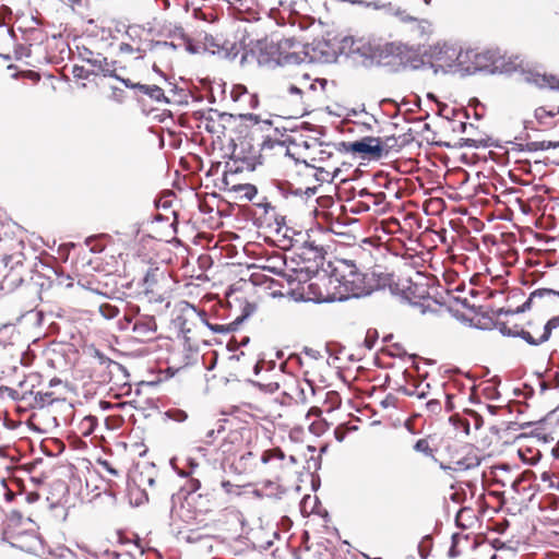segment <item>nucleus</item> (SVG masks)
I'll return each instance as SVG.
<instances>
[{"label": "nucleus", "instance_id": "obj_14", "mask_svg": "<svg viewBox=\"0 0 559 559\" xmlns=\"http://www.w3.org/2000/svg\"><path fill=\"white\" fill-rule=\"evenodd\" d=\"M311 51L309 52L310 61H318L322 63H332L337 59L336 50L326 40H319L311 45Z\"/></svg>", "mask_w": 559, "mask_h": 559}, {"label": "nucleus", "instance_id": "obj_26", "mask_svg": "<svg viewBox=\"0 0 559 559\" xmlns=\"http://www.w3.org/2000/svg\"><path fill=\"white\" fill-rule=\"evenodd\" d=\"M158 267L148 269L143 277V286L145 287V292L148 293L150 289L157 283Z\"/></svg>", "mask_w": 559, "mask_h": 559}, {"label": "nucleus", "instance_id": "obj_5", "mask_svg": "<svg viewBox=\"0 0 559 559\" xmlns=\"http://www.w3.org/2000/svg\"><path fill=\"white\" fill-rule=\"evenodd\" d=\"M79 59L91 64L98 75L114 78L121 80V76L116 72L117 61H108V59L100 52H94L87 47L78 48Z\"/></svg>", "mask_w": 559, "mask_h": 559}, {"label": "nucleus", "instance_id": "obj_24", "mask_svg": "<svg viewBox=\"0 0 559 559\" xmlns=\"http://www.w3.org/2000/svg\"><path fill=\"white\" fill-rule=\"evenodd\" d=\"M169 49L175 51L177 49V45L173 41H162V40H152L150 43V51L155 53H163L164 50Z\"/></svg>", "mask_w": 559, "mask_h": 559}, {"label": "nucleus", "instance_id": "obj_49", "mask_svg": "<svg viewBox=\"0 0 559 559\" xmlns=\"http://www.w3.org/2000/svg\"><path fill=\"white\" fill-rule=\"evenodd\" d=\"M245 93H247V88L243 85H237L233 88L230 96L234 102H237Z\"/></svg>", "mask_w": 559, "mask_h": 559}, {"label": "nucleus", "instance_id": "obj_41", "mask_svg": "<svg viewBox=\"0 0 559 559\" xmlns=\"http://www.w3.org/2000/svg\"><path fill=\"white\" fill-rule=\"evenodd\" d=\"M527 152L546 151L550 148L548 141L528 142L525 144Z\"/></svg>", "mask_w": 559, "mask_h": 559}, {"label": "nucleus", "instance_id": "obj_12", "mask_svg": "<svg viewBox=\"0 0 559 559\" xmlns=\"http://www.w3.org/2000/svg\"><path fill=\"white\" fill-rule=\"evenodd\" d=\"M497 50H486L484 52H477L475 50L474 61L472 68H466V74H475L477 72H485L489 74H496L493 66H496Z\"/></svg>", "mask_w": 559, "mask_h": 559}, {"label": "nucleus", "instance_id": "obj_9", "mask_svg": "<svg viewBox=\"0 0 559 559\" xmlns=\"http://www.w3.org/2000/svg\"><path fill=\"white\" fill-rule=\"evenodd\" d=\"M13 542H9L12 548L20 549L28 554H38L43 550V540L35 531H23L12 535Z\"/></svg>", "mask_w": 559, "mask_h": 559}, {"label": "nucleus", "instance_id": "obj_10", "mask_svg": "<svg viewBox=\"0 0 559 559\" xmlns=\"http://www.w3.org/2000/svg\"><path fill=\"white\" fill-rule=\"evenodd\" d=\"M520 80L535 85L539 88L548 87L550 90H559V78L552 74H542L534 70H524L520 69L519 71Z\"/></svg>", "mask_w": 559, "mask_h": 559}, {"label": "nucleus", "instance_id": "obj_3", "mask_svg": "<svg viewBox=\"0 0 559 559\" xmlns=\"http://www.w3.org/2000/svg\"><path fill=\"white\" fill-rule=\"evenodd\" d=\"M457 47L449 43H437L426 47L421 53L423 66L429 64L435 74L455 73Z\"/></svg>", "mask_w": 559, "mask_h": 559}, {"label": "nucleus", "instance_id": "obj_62", "mask_svg": "<svg viewBox=\"0 0 559 559\" xmlns=\"http://www.w3.org/2000/svg\"><path fill=\"white\" fill-rule=\"evenodd\" d=\"M103 466L111 475H114V476H118L119 475V472L115 467H112L107 461L103 462Z\"/></svg>", "mask_w": 559, "mask_h": 559}, {"label": "nucleus", "instance_id": "obj_48", "mask_svg": "<svg viewBox=\"0 0 559 559\" xmlns=\"http://www.w3.org/2000/svg\"><path fill=\"white\" fill-rule=\"evenodd\" d=\"M377 337H378L377 331L376 330L374 331L369 330L367 332V336L365 338L366 347L369 348V349H372V347H373V345H374V343L377 341Z\"/></svg>", "mask_w": 559, "mask_h": 559}, {"label": "nucleus", "instance_id": "obj_25", "mask_svg": "<svg viewBox=\"0 0 559 559\" xmlns=\"http://www.w3.org/2000/svg\"><path fill=\"white\" fill-rule=\"evenodd\" d=\"M419 287L412 283L411 280L406 281L405 284V300L412 301L413 298H423L426 290L418 293Z\"/></svg>", "mask_w": 559, "mask_h": 559}, {"label": "nucleus", "instance_id": "obj_56", "mask_svg": "<svg viewBox=\"0 0 559 559\" xmlns=\"http://www.w3.org/2000/svg\"><path fill=\"white\" fill-rule=\"evenodd\" d=\"M112 98L115 100H117L118 103H121L122 102V95H123V91L118 88V87H112Z\"/></svg>", "mask_w": 559, "mask_h": 559}, {"label": "nucleus", "instance_id": "obj_15", "mask_svg": "<svg viewBox=\"0 0 559 559\" xmlns=\"http://www.w3.org/2000/svg\"><path fill=\"white\" fill-rule=\"evenodd\" d=\"M552 297H559V292L551 289V288H537L530 294L528 298L526 299V301L523 305L515 308L514 312H526V311L531 310L533 304L536 300H542V299L552 298Z\"/></svg>", "mask_w": 559, "mask_h": 559}, {"label": "nucleus", "instance_id": "obj_47", "mask_svg": "<svg viewBox=\"0 0 559 559\" xmlns=\"http://www.w3.org/2000/svg\"><path fill=\"white\" fill-rule=\"evenodd\" d=\"M426 408L432 414H438L441 411V403L437 399H432L426 403Z\"/></svg>", "mask_w": 559, "mask_h": 559}, {"label": "nucleus", "instance_id": "obj_39", "mask_svg": "<svg viewBox=\"0 0 559 559\" xmlns=\"http://www.w3.org/2000/svg\"><path fill=\"white\" fill-rule=\"evenodd\" d=\"M459 146L460 147L478 148V147H486L487 143L483 140L461 139Z\"/></svg>", "mask_w": 559, "mask_h": 559}, {"label": "nucleus", "instance_id": "obj_18", "mask_svg": "<svg viewBox=\"0 0 559 559\" xmlns=\"http://www.w3.org/2000/svg\"><path fill=\"white\" fill-rule=\"evenodd\" d=\"M281 56L278 58V67H284L288 64H300L305 61V59L309 56V46H307V50L302 52H289V49H281Z\"/></svg>", "mask_w": 559, "mask_h": 559}, {"label": "nucleus", "instance_id": "obj_61", "mask_svg": "<svg viewBox=\"0 0 559 559\" xmlns=\"http://www.w3.org/2000/svg\"><path fill=\"white\" fill-rule=\"evenodd\" d=\"M345 431L342 430L341 427L335 428L334 430V437L338 442H342L345 439Z\"/></svg>", "mask_w": 559, "mask_h": 559}, {"label": "nucleus", "instance_id": "obj_27", "mask_svg": "<svg viewBox=\"0 0 559 559\" xmlns=\"http://www.w3.org/2000/svg\"><path fill=\"white\" fill-rule=\"evenodd\" d=\"M495 326L496 329L499 330V332L503 335V336H508V337H515L516 335V331H518V328L519 325L518 324H514L512 328L509 326L506 322L503 321H500V320H496L495 321Z\"/></svg>", "mask_w": 559, "mask_h": 559}, {"label": "nucleus", "instance_id": "obj_8", "mask_svg": "<svg viewBox=\"0 0 559 559\" xmlns=\"http://www.w3.org/2000/svg\"><path fill=\"white\" fill-rule=\"evenodd\" d=\"M131 310L133 311L132 332L135 337L142 341L152 340L157 330L155 318L148 314H140L138 306L132 307Z\"/></svg>", "mask_w": 559, "mask_h": 559}, {"label": "nucleus", "instance_id": "obj_50", "mask_svg": "<svg viewBox=\"0 0 559 559\" xmlns=\"http://www.w3.org/2000/svg\"><path fill=\"white\" fill-rule=\"evenodd\" d=\"M540 479L545 483L548 481L550 488L559 490V480L555 483V480L551 479V475L548 472H544L540 476Z\"/></svg>", "mask_w": 559, "mask_h": 559}, {"label": "nucleus", "instance_id": "obj_52", "mask_svg": "<svg viewBox=\"0 0 559 559\" xmlns=\"http://www.w3.org/2000/svg\"><path fill=\"white\" fill-rule=\"evenodd\" d=\"M186 49L190 53H199L201 51V46L193 44L190 39L187 40Z\"/></svg>", "mask_w": 559, "mask_h": 559}, {"label": "nucleus", "instance_id": "obj_37", "mask_svg": "<svg viewBox=\"0 0 559 559\" xmlns=\"http://www.w3.org/2000/svg\"><path fill=\"white\" fill-rule=\"evenodd\" d=\"M317 192L318 187H307L306 189L293 187V191H290L292 195L305 198L306 200L313 197Z\"/></svg>", "mask_w": 559, "mask_h": 559}, {"label": "nucleus", "instance_id": "obj_20", "mask_svg": "<svg viewBox=\"0 0 559 559\" xmlns=\"http://www.w3.org/2000/svg\"><path fill=\"white\" fill-rule=\"evenodd\" d=\"M20 269L21 267L11 266V270L3 276L2 285L10 289L19 287L24 281Z\"/></svg>", "mask_w": 559, "mask_h": 559}, {"label": "nucleus", "instance_id": "obj_16", "mask_svg": "<svg viewBox=\"0 0 559 559\" xmlns=\"http://www.w3.org/2000/svg\"><path fill=\"white\" fill-rule=\"evenodd\" d=\"M518 57L513 60L512 58H506L501 56L497 50L496 57V66H493V71L496 74H512L519 71L520 64L516 62Z\"/></svg>", "mask_w": 559, "mask_h": 559}, {"label": "nucleus", "instance_id": "obj_2", "mask_svg": "<svg viewBox=\"0 0 559 559\" xmlns=\"http://www.w3.org/2000/svg\"><path fill=\"white\" fill-rule=\"evenodd\" d=\"M295 46L294 38L277 39L274 36L250 40L245 44V51L240 63L243 64L249 58L255 59L258 64L270 69L278 67L281 49H292Z\"/></svg>", "mask_w": 559, "mask_h": 559}, {"label": "nucleus", "instance_id": "obj_42", "mask_svg": "<svg viewBox=\"0 0 559 559\" xmlns=\"http://www.w3.org/2000/svg\"><path fill=\"white\" fill-rule=\"evenodd\" d=\"M275 187L284 198L292 195L293 185L288 181H275Z\"/></svg>", "mask_w": 559, "mask_h": 559}, {"label": "nucleus", "instance_id": "obj_43", "mask_svg": "<svg viewBox=\"0 0 559 559\" xmlns=\"http://www.w3.org/2000/svg\"><path fill=\"white\" fill-rule=\"evenodd\" d=\"M95 236H90L85 239V245L90 247V251L93 253H100L104 251L105 247L102 243H93L95 241Z\"/></svg>", "mask_w": 559, "mask_h": 559}, {"label": "nucleus", "instance_id": "obj_45", "mask_svg": "<svg viewBox=\"0 0 559 559\" xmlns=\"http://www.w3.org/2000/svg\"><path fill=\"white\" fill-rule=\"evenodd\" d=\"M133 325V313L126 314L121 320L118 321V329L120 331H127L129 328Z\"/></svg>", "mask_w": 559, "mask_h": 559}, {"label": "nucleus", "instance_id": "obj_63", "mask_svg": "<svg viewBox=\"0 0 559 559\" xmlns=\"http://www.w3.org/2000/svg\"><path fill=\"white\" fill-rule=\"evenodd\" d=\"M448 556H449L450 558H456V557H459V556H460V551H459V549H457V546H453V545H451V546H450V549H449V551H448Z\"/></svg>", "mask_w": 559, "mask_h": 559}, {"label": "nucleus", "instance_id": "obj_51", "mask_svg": "<svg viewBox=\"0 0 559 559\" xmlns=\"http://www.w3.org/2000/svg\"><path fill=\"white\" fill-rule=\"evenodd\" d=\"M316 180L318 181H331L333 177L330 178V173L324 170L323 168H319L318 173L314 175Z\"/></svg>", "mask_w": 559, "mask_h": 559}, {"label": "nucleus", "instance_id": "obj_17", "mask_svg": "<svg viewBox=\"0 0 559 559\" xmlns=\"http://www.w3.org/2000/svg\"><path fill=\"white\" fill-rule=\"evenodd\" d=\"M475 50L467 49L463 50L461 47H457V61L455 63V73H460L462 76L467 75L465 73L466 68H472L474 61Z\"/></svg>", "mask_w": 559, "mask_h": 559}, {"label": "nucleus", "instance_id": "obj_19", "mask_svg": "<svg viewBox=\"0 0 559 559\" xmlns=\"http://www.w3.org/2000/svg\"><path fill=\"white\" fill-rule=\"evenodd\" d=\"M230 192L238 194L240 200L252 201L258 193V189L251 183H238L230 188Z\"/></svg>", "mask_w": 559, "mask_h": 559}, {"label": "nucleus", "instance_id": "obj_55", "mask_svg": "<svg viewBox=\"0 0 559 559\" xmlns=\"http://www.w3.org/2000/svg\"><path fill=\"white\" fill-rule=\"evenodd\" d=\"M226 347H227V349H228L229 352H235V350H237L240 346H239V344H238V341H237L235 337H231V338L228 341V343H227Z\"/></svg>", "mask_w": 559, "mask_h": 559}, {"label": "nucleus", "instance_id": "obj_31", "mask_svg": "<svg viewBox=\"0 0 559 559\" xmlns=\"http://www.w3.org/2000/svg\"><path fill=\"white\" fill-rule=\"evenodd\" d=\"M432 548V537L425 535L418 544V552L423 559H426Z\"/></svg>", "mask_w": 559, "mask_h": 559}, {"label": "nucleus", "instance_id": "obj_6", "mask_svg": "<svg viewBox=\"0 0 559 559\" xmlns=\"http://www.w3.org/2000/svg\"><path fill=\"white\" fill-rule=\"evenodd\" d=\"M346 152L360 154L362 157L378 159L383 154V145L380 138L365 136L354 142H342Z\"/></svg>", "mask_w": 559, "mask_h": 559}, {"label": "nucleus", "instance_id": "obj_46", "mask_svg": "<svg viewBox=\"0 0 559 559\" xmlns=\"http://www.w3.org/2000/svg\"><path fill=\"white\" fill-rule=\"evenodd\" d=\"M201 487V481L197 478H190L185 487V490L188 495H191L198 491Z\"/></svg>", "mask_w": 559, "mask_h": 559}, {"label": "nucleus", "instance_id": "obj_54", "mask_svg": "<svg viewBox=\"0 0 559 559\" xmlns=\"http://www.w3.org/2000/svg\"><path fill=\"white\" fill-rule=\"evenodd\" d=\"M274 145L275 141L272 140L270 136H266L261 144V150H271L274 147Z\"/></svg>", "mask_w": 559, "mask_h": 559}, {"label": "nucleus", "instance_id": "obj_60", "mask_svg": "<svg viewBox=\"0 0 559 559\" xmlns=\"http://www.w3.org/2000/svg\"><path fill=\"white\" fill-rule=\"evenodd\" d=\"M216 431L214 429H211L206 432L204 442L206 444H212L213 440L216 438Z\"/></svg>", "mask_w": 559, "mask_h": 559}, {"label": "nucleus", "instance_id": "obj_53", "mask_svg": "<svg viewBox=\"0 0 559 559\" xmlns=\"http://www.w3.org/2000/svg\"><path fill=\"white\" fill-rule=\"evenodd\" d=\"M515 309H504V308H499L498 310L495 311V316L498 318L502 314L504 316H509V314H520L521 312H514Z\"/></svg>", "mask_w": 559, "mask_h": 559}, {"label": "nucleus", "instance_id": "obj_40", "mask_svg": "<svg viewBox=\"0 0 559 559\" xmlns=\"http://www.w3.org/2000/svg\"><path fill=\"white\" fill-rule=\"evenodd\" d=\"M31 46H25L22 44H17L14 47V58L15 60H22L24 57L31 56Z\"/></svg>", "mask_w": 559, "mask_h": 559}, {"label": "nucleus", "instance_id": "obj_13", "mask_svg": "<svg viewBox=\"0 0 559 559\" xmlns=\"http://www.w3.org/2000/svg\"><path fill=\"white\" fill-rule=\"evenodd\" d=\"M127 88L139 91L140 93L148 96L152 100L157 103L169 104L170 100L165 96L163 88L157 85H146L141 83H133L130 79L121 78L119 80Z\"/></svg>", "mask_w": 559, "mask_h": 559}, {"label": "nucleus", "instance_id": "obj_57", "mask_svg": "<svg viewBox=\"0 0 559 559\" xmlns=\"http://www.w3.org/2000/svg\"><path fill=\"white\" fill-rule=\"evenodd\" d=\"M320 477L318 475H311V488L313 491H317L320 488Z\"/></svg>", "mask_w": 559, "mask_h": 559}, {"label": "nucleus", "instance_id": "obj_21", "mask_svg": "<svg viewBox=\"0 0 559 559\" xmlns=\"http://www.w3.org/2000/svg\"><path fill=\"white\" fill-rule=\"evenodd\" d=\"M211 112L217 114L219 119L226 123H230L233 120H236V119L250 120L253 123L260 122V117L254 114L234 115V114H229V112H218L216 109H211Z\"/></svg>", "mask_w": 559, "mask_h": 559}, {"label": "nucleus", "instance_id": "obj_36", "mask_svg": "<svg viewBox=\"0 0 559 559\" xmlns=\"http://www.w3.org/2000/svg\"><path fill=\"white\" fill-rule=\"evenodd\" d=\"M414 450L420 452L428 457H433V450L430 448L427 439H419L414 444Z\"/></svg>", "mask_w": 559, "mask_h": 559}, {"label": "nucleus", "instance_id": "obj_38", "mask_svg": "<svg viewBox=\"0 0 559 559\" xmlns=\"http://www.w3.org/2000/svg\"><path fill=\"white\" fill-rule=\"evenodd\" d=\"M555 112L554 111H548L546 110L544 107H538L535 109V112H534V117L535 119L538 121V123L540 124H546V119L547 118H552L555 117Z\"/></svg>", "mask_w": 559, "mask_h": 559}, {"label": "nucleus", "instance_id": "obj_44", "mask_svg": "<svg viewBox=\"0 0 559 559\" xmlns=\"http://www.w3.org/2000/svg\"><path fill=\"white\" fill-rule=\"evenodd\" d=\"M321 462L322 459L320 457V455H311L310 459L307 460V469H313V472L319 471L321 468Z\"/></svg>", "mask_w": 559, "mask_h": 559}, {"label": "nucleus", "instance_id": "obj_7", "mask_svg": "<svg viewBox=\"0 0 559 559\" xmlns=\"http://www.w3.org/2000/svg\"><path fill=\"white\" fill-rule=\"evenodd\" d=\"M202 49L211 55L229 60L235 59L239 52L236 43H230L228 40L221 41V39L212 35L204 36Z\"/></svg>", "mask_w": 559, "mask_h": 559}, {"label": "nucleus", "instance_id": "obj_23", "mask_svg": "<svg viewBox=\"0 0 559 559\" xmlns=\"http://www.w3.org/2000/svg\"><path fill=\"white\" fill-rule=\"evenodd\" d=\"M559 328V316L550 318L544 325L542 334L538 336V341L544 344L549 341L552 330Z\"/></svg>", "mask_w": 559, "mask_h": 559}, {"label": "nucleus", "instance_id": "obj_33", "mask_svg": "<svg viewBox=\"0 0 559 559\" xmlns=\"http://www.w3.org/2000/svg\"><path fill=\"white\" fill-rule=\"evenodd\" d=\"M98 311L107 320H111L119 314L118 307L110 304H102L98 308Z\"/></svg>", "mask_w": 559, "mask_h": 559}, {"label": "nucleus", "instance_id": "obj_64", "mask_svg": "<svg viewBox=\"0 0 559 559\" xmlns=\"http://www.w3.org/2000/svg\"><path fill=\"white\" fill-rule=\"evenodd\" d=\"M288 93L293 94V95H299L300 96L302 94V91L298 86L292 84L288 87Z\"/></svg>", "mask_w": 559, "mask_h": 559}, {"label": "nucleus", "instance_id": "obj_58", "mask_svg": "<svg viewBox=\"0 0 559 559\" xmlns=\"http://www.w3.org/2000/svg\"><path fill=\"white\" fill-rule=\"evenodd\" d=\"M119 50L121 52H126V53H132L135 51V49L128 43H121L120 44V47H119Z\"/></svg>", "mask_w": 559, "mask_h": 559}, {"label": "nucleus", "instance_id": "obj_1", "mask_svg": "<svg viewBox=\"0 0 559 559\" xmlns=\"http://www.w3.org/2000/svg\"><path fill=\"white\" fill-rule=\"evenodd\" d=\"M343 48L355 67L371 69L385 67L401 55V48L394 43H381L366 38H345Z\"/></svg>", "mask_w": 559, "mask_h": 559}, {"label": "nucleus", "instance_id": "obj_35", "mask_svg": "<svg viewBox=\"0 0 559 559\" xmlns=\"http://www.w3.org/2000/svg\"><path fill=\"white\" fill-rule=\"evenodd\" d=\"M53 401L51 392H37L35 395V402L39 408L51 405Z\"/></svg>", "mask_w": 559, "mask_h": 559}, {"label": "nucleus", "instance_id": "obj_4", "mask_svg": "<svg viewBox=\"0 0 559 559\" xmlns=\"http://www.w3.org/2000/svg\"><path fill=\"white\" fill-rule=\"evenodd\" d=\"M343 266L340 283L348 297L359 298L371 294V285L367 283V274L360 272L352 260H342Z\"/></svg>", "mask_w": 559, "mask_h": 559}, {"label": "nucleus", "instance_id": "obj_59", "mask_svg": "<svg viewBox=\"0 0 559 559\" xmlns=\"http://www.w3.org/2000/svg\"><path fill=\"white\" fill-rule=\"evenodd\" d=\"M372 199L374 205H380L384 201L385 194L383 192L373 193Z\"/></svg>", "mask_w": 559, "mask_h": 559}, {"label": "nucleus", "instance_id": "obj_11", "mask_svg": "<svg viewBox=\"0 0 559 559\" xmlns=\"http://www.w3.org/2000/svg\"><path fill=\"white\" fill-rule=\"evenodd\" d=\"M257 310V305L253 302H246L242 307L241 314L237 317L233 322L228 324H216L205 322L206 326L214 333L227 334L235 332L239 329V326L249 319Z\"/></svg>", "mask_w": 559, "mask_h": 559}, {"label": "nucleus", "instance_id": "obj_28", "mask_svg": "<svg viewBox=\"0 0 559 559\" xmlns=\"http://www.w3.org/2000/svg\"><path fill=\"white\" fill-rule=\"evenodd\" d=\"M1 262L3 263L4 269H7L8 271L11 270V266L23 267L21 253L5 255L2 258Z\"/></svg>", "mask_w": 559, "mask_h": 559}, {"label": "nucleus", "instance_id": "obj_32", "mask_svg": "<svg viewBox=\"0 0 559 559\" xmlns=\"http://www.w3.org/2000/svg\"><path fill=\"white\" fill-rule=\"evenodd\" d=\"M96 357L98 358L99 364L106 366L107 368H115L119 371L124 372L127 371L126 368L120 362L110 359L109 357L105 356L99 352H96Z\"/></svg>", "mask_w": 559, "mask_h": 559}, {"label": "nucleus", "instance_id": "obj_30", "mask_svg": "<svg viewBox=\"0 0 559 559\" xmlns=\"http://www.w3.org/2000/svg\"><path fill=\"white\" fill-rule=\"evenodd\" d=\"M72 74L75 79L88 80L92 75H98V72L74 64L72 68Z\"/></svg>", "mask_w": 559, "mask_h": 559}, {"label": "nucleus", "instance_id": "obj_34", "mask_svg": "<svg viewBox=\"0 0 559 559\" xmlns=\"http://www.w3.org/2000/svg\"><path fill=\"white\" fill-rule=\"evenodd\" d=\"M165 415L167 418L177 423H183L188 419L187 412L180 408H170L166 411Z\"/></svg>", "mask_w": 559, "mask_h": 559}, {"label": "nucleus", "instance_id": "obj_29", "mask_svg": "<svg viewBox=\"0 0 559 559\" xmlns=\"http://www.w3.org/2000/svg\"><path fill=\"white\" fill-rule=\"evenodd\" d=\"M515 337L522 338L525 343L531 346H539L542 343L538 341V337H535L530 331L524 330L523 328H518Z\"/></svg>", "mask_w": 559, "mask_h": 559}, {"label": "nucleus", "instance_id": "obj_22", "mask_svg": "<svg viewBox=\"0 0 559 559\" xmlns=\"http://www.w3.org/2000/svg\"><path fill=\"white\" fill-rule=\"evenodd\" d=\"M429 389H430L429 383L424 384L423 382H419L416 385H414V388H412V389L406 388V386H401L399 389V392H401L404 395H408V396L415 395L419 400H423V399L427 397V395L429 393Z\"/></svg>", "mask_w": 559, "mask_h": 559}]
</instances>
